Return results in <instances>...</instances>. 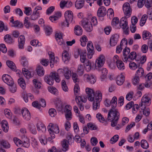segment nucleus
Returning <instances> with one entry per match:
<instances>
[{
	"label": "nucleus",
	"instance_id": "nucleus-1",
	"mask_svg": "<svg viewBox=\"0 0 152 152\" xmlns=\"http://www.w3.org/2000/svg\"><path fill=\"white\" fill-rule=\"evenodd\" d=\"M88 99L91 101L94 102L93 103V108L94 110H96L99 107V103L102 100V94L99 91H97L95 94L94 91L89 88H86V89Z\"/></svg>",
	"mask_w": 152,
	"mask_h": 152
},
{
	"label": "nucleus",
	"instance_id": "nucleus-2",
	"mask_svg": "<svg viewBox=\"0 0 152 152\" xmlns=\"http://www.w3.org/2000/svg\"><path fill=\"white\" fill-rule=\"evenodd\" d=\"M120 118V113L117 110L111 109L107 115V120L111 122V125L114 127L117 125Z\"/></svg>",
	"mask_w": 152,
	"mask_h": 152
},
{
	"label": "nucleus",
	"instance_id": "nucleus-3",
	"mask_svg": "<svg viewBox=\"0 0 152 152\" xmlns=\"http://www.w3.org/2000/svg\"><path fill=\"white\" fill-rule=\"evenodd\" d=\"M103 57L102 55H100L98 59L96 61V69L99 71H101L102 75L101 76V79L102 81H103L106 78L108 72L106 68H102L101 67L103 66L104 62L103 59L102 58Z\"/></svg>",
	"mask_w": 152,
	"mask_h": 152
},
{
	"label": "nucleus",
	"instance_id": "nucleus-4",
	"mask_svg": "<svg viewBox=\"0 0 152 152\" xmlns=\"http://www.w3.org/2000/svg\"><path fill=\"white\" fill-rule=\"evenodd\" d=\"M130 52V49L128 47H126L123 51V56L122 57V58L123 61L125 62H127L128 58L133 60L134 59L136 60V58L137 56L136 53L135 52H132L128 56V55Z\"/></svg>",
	"mask_w": 152,
	"mask_h": 152
},
{
	"label": "nucleus",
	"instance_id": "nucleus-5",
	"mask_svg": "<svg viewBox=\"0 0 152 152\" xmlns=\"http://www.w3.org/2000/svg\"><path fill=\"white\" fill-rule=\"evenodd\" d=\"M64 17L66 24V25L65 23L63 22L62 23V25L68 27L69 23H74V21H73V12L71 11L67 10L64 13Z\"/></svg>",
	"mask_w": 152,
	"mask_h": 152
},
{
	"label": "nucleus",
	"instance_id": "nucleus-6",
	"mask_svg": "<svg viewBox=\"0 0 152 152\" xmlns=\"http://www.w3.org/2000/svg\"><path fill=\"white\" fill-rule=\"evenodd\" d=\"M82 24L85 30L88 32H90L93 30V26L91 23L89 18H84L82 21Z\"/></svg>",
	"mask_w": 152,
	"mask_h": 152
},
{
	"label": "nucleus",
	"instance_id": "nucleus-7",
	"mask_svg": "<svg viewBox=\"0 0 152 152\" xmlns=\"http://www.w3.org/2000/svg\"><path fill=\"white\" fill-rule=\"evenodd\" d=\"M123 10L126 18L129 17L131 14L132 10L129 3H125L123 5Z\"/></svg>",
	"mask_w": 152,
	"mask_h": 152
},
{
	"label": "nucleus",
	"instance_id": "nucleus-8",
	"mask_svg": "<svg viewBox=\"0 0 152 152\" xmlns=\"http://www.w3.org/2000/svg\"><path fill=\"white\" fill-rule=\"evenodd\" d=\"M141 102L139 104L140 107H142L144 105L143 108H145L146 107V105L150 104L151 103V100L150 98L146 95H144L141 99Z\"/></svg>",
	"mask_w": 152,
	"mask_h": 152
},
{
	"label": "nucleus",
	"instance_id": "nucleus-9",
	"mask_svg": "<svg viewBox=\"0 0 152 152\" xmlns=\"http://www.w3.org/2000/svg\"><path fill=\"white\" fill-rule=\"evenodd\" d=\"M3 81L9 86L12 85L14 84V82L12 78L7 74H4L2 77Z\"/></svg>",
	"mask_w": 152,
	"mask_h": 152
},
{
	"label": "nucleus",
	"instance_id": "nucleus-10",
	"mask_svg": "<svg viewBox=\"0 0 152 152\" xmlns=\"http://www.w3.org/2000/svg\"><path fill=\"white\" fill-rule=\"evenodd\" d=\"M83 77L85 80H86L88 82H90L92 84H94L96 82V78L93 75L85 74Z\"/></svg>",
	"mask_w": 152,
	"mask_h": 152
},
{
	"label": "nucleus",
	"instance_id": "nucleus-11",
	"mask_svg": "<svg viewBox=\"0 0 152 152\" xmlns=\"http://www.w3.org/2000/svg\"><path fill=\"white\" fill-rule=\"evenodd\" d=\"M50 64L51 68L54 66V64H57L59 61L58 58L57 57H54V55L49 54Z\"/></svg>",
	"mask_w": 152,
	"mask_h": 152
},
{
	"label": "nucleus",
	"instance_id": "nucleus-12",
	"mask_svg": "<svg viewBox=\"0 0 152 152\" xmlns=\"http://www.w3.org/2000/svg\"><path fill=\"white\" fill-rule=\"evenodd\" d=\"M83 96H76L75 100L76 103L79 106V108L81 111H83L84 109V107L82 103L80 102V101H81L82 102H86V100H83L82 99Z\"/></svg>",
	"mask_w": 152,
	"mask_h": 152
},
{
	"label": "nucleus",
	"instance_id": "nucleus-13",
	"mask_svg": "<svg viewBox=\"0 0 152 152\" xmlns=\"http://www.w3.org/2000/svg\"><path fill=\"white\" fill-rule=\"evenodd\" d=\"M119 35L117 34H114L111 37L110 40V45L111 46H115L117 43L118 40Z\"/></svg>",
	"mask_w": 152,
	"mask_h": 152
},
{
	"label": "nucleus",
	"instance_id": "nucleus-14",
	"mask_svg": "<svg viewBox=\"0 0 152 152\" xmlns=\"http://www.w3.org/2000/svg\"><path fill=\"white\" fill-rule=\"evenodd\" d=\"M106 8L103 6H102L98 9L97 12V15L99 18L103 17L106 15Z\"/></svg>",
	"mask_w": 152,
	"mask_h": 152
},
{
	"label": "nucleus",
	"instance_id": "nucleus-15",
	"mask_svg": "<svg viewBox=\"0 0 152 152\" xmlns=\"http://www.w3.org/2000/svg\"><path fill=\"white\" fill-rule=\"evenodd\" d=\"M21 113L23 118L27 121H28L31 118V115L29 111L26 108L22 109Z\"/></svg>",
	"mask_w": 152,
	"mask_h": 152
},
{
	"label": "nucleus",
	"instance_id": "nucleus-16",
	"mask_svg": "<svg viewBox=\"0 0 152 152\" xmlns=\"http://www.w3.org/2000/svg\"><path fill=\"white\" fill-rule=\"evenodd\" d=\"M55 38L58 42V44L59 45H66L65 43L64 42L61 33H56L55 35Z\"/></svg>",
	"mask_w": 152,
	"mask_h": 152
},
{
	"label": "nucleus",
	"instance_id": "nucleus-17",
	"mask_svg": "<svg viewBox=\"0 0 152 152\" xmlns=\"http://www.w3.org/2000/svg\"><path fill=\"white\" fill-rule=\"evenodd\" d=\"M25 38L23 35H21L18 37V46L20 49L23 48V46L25 43Z\"/></svg>",
	"mask_w": 152,
	"mask_h": 152
},
{
	"label": "nucleus",
	"instance_id": "nucleus-18",
	"mask_svg": "<svg viewBox=\"0 0 152 152\" xmlns=\"http://www.w3.org/2000/svg\"><path fill=\"white\" fill-rule=\"evenodd\" d=\"M79 53H81L80 55V60L82 63H84L86 62V51L84 50H78Z\"/></svg>",
	"mask_w": 152,
	"mask_h": 152
},
{
	"label": "nucleus",
	"instance_id": "nucleus-19",
	"mask_svg": "<svg viewBox=\"0 0 152 152\" xmlns=\"http://www.w3.org/2000/svg\"><path fill=\"white\" fill-rule=\"evenodd\" d=\"M14 141L15 143L18 146H20L21 145L27 148L28 146H29V144L28 143H26L25 142L24 143H23L22 141L17 138H14Z\"/></svg>",
	"mask_w": 152,
	"mask_h": 152
},
{
	"label": "nucleus",
	"instance_id": "nucleus-20",
	"mask_svg": "<svg viewBox=\"0 0 152 152\" xmlns=\"http://www.w3.org/2000/svg\"><path fill=\"white\" fill-rule=\"evenodd\" d=\"M126 17L122 18L120 22V26L122 28H125L128 27V22L126 20Z\"/></svg>",
	"mask_w": 152,
	"mask_h": 152
},
{
	"label": "nucleus",
	"instance_id": "nucleus-21",
	"mask_svg": "<svg viewBox=\"0 0 152 152\" xmlns=\"http://www.w3.org/2000/svg\"><path fill=\"white\" fill-rule=\"evenodd\" d=\"M67 140L64 139L61 142V145L62 147V150L65 152L69 149V145Z\"/></svg>",
	"mask_w": 152,
	"mask_h": 152
},
{
	"label": "nucleus",
	"instance_id": "nucleus-22",
	"mask_svg": "<svg viewBox=\"0 0 152 152\" xmlns=\"http://www.w3.org/2000/svg\"><path fill=\"white\" fill-rule=\"evenodd\" d=\"M84 0H76L75 2V7L78 9H80L84 6Z\"/></svg>",
	"mask_w": 152,
	"mask_h": 152
},
{
	"label": "nucleus",
	"instance_id": "nucleus-23",
	"mask_svg": "<svg viewBox=\"0 0 152 152\" xmlns=\"http://www.w3.org/2000/svg\"><path fill=\"white\" fill-rule=\"evenodd\" d=\"M45 81L50 85H52L54 83L53 78L50 75V73L49 75L45 76L44 78Z\"/></svg>",
	"mask_w": 152,
	"mask_h": 152
},
{
	"label": "nucleus",
	"instance_id": "nucleus-24",
	"mask_svg": "<svg viewBox=\"0 0 152 152\" xmlns=\"http://www.w3.org/2000/svg\"><path fill=\"white\" fill-rule=\"evenodd\" d=\"M74 33L77 36L81 35L83 33L82 28L79 25L76 26L74 28Z\"/></svg>",
	"mask_w": 152,
	"mask_h": 152
},
{
	"label": "nucleus",
	"instance_id": "nucleus-25",
	"mask_svg": "<svg viewBox=\"0 0 152 152\" xmlns=\"http://www.w3.org/2000/svg\"><path fill=\"white\" fill-rule=\"evenodd\" d=\"M36 70L37 74L39 76H42L44 75L45 70L42 66L38 65L37 67Z\"/></svg>",
	"mask_w": 152,
	"mask_h": 152
},
{
	"label": "nucleus",
	"instance_id": "nucleus-26",
	"mask_svg": "<svg viewBox=\"0 0 152 152\" xmlns=\"http://www.w3.org/2000/svg\"><path fill=\"white\" fill-rule=\"evenodd\" d=\"M151 36V33L145 30L142 32V37L144 40L150 39Z\"/></svg>",
	"mask_w": 152,
	"mask_h": 152
},
{
	"label": "nucleus",
	"instance_id": "nucleus-27",
	"mask_svg": "<svg viewBox=\"0 0 152 152\" xmlns=\"http://www.w3.org/2000/svg\"><path fill=\"white\" fill-rule=\"evenodd\" d=\"M124 77L121 75L118 76L116 79V82L118 85H122L124 81Z\"/></svg>",
	"mask_w": 152,
	"mask_h": 152
},
{
	"label": "nucleus",
	"instance_id": "nucleus-28",
	"mask_svg": "<svg viewBox=\"0 0 152 152\" xmlns=\"http://www.w3.org/2000/svg\"><path fill=\"white\" fill-rule=\"evenodd\" d=\"M50 75L57 83H59L61 81L60 76L58 73L56 72H51Z\"/></svg>",
	"mask_w": 152,
	"mask_h": 152
},
{
	"label": "nucleus",
	"instance_id": "nucleus-29",
	"mask_svg": "<svg viewBox=\"0 0 152 152\" xmlns=\"http://www.w3.org/2000/svg\"><path fill=\"white\" fill-rule=\"evenodd\" d=\"M43 27L45 33L47 35L49 36L52 34L53 30L51 27L48 26H45V25H44Z\"/></svg>",
	"mask_w": 152,
	"mask_h": 152
},
{
	"label": "nucleus",
	"instance_id": "nucleus-30",
	"mask_svg": "<svg viewBox=\"0 0 152 152\" xmlns=\"http://www.w3.org/2000/svg\"><path fill=\"white\" fill-rule=\"evenodd\" d=\"M22 72L24 76L27 79H29L33 77V76L31 74V72L25 68L22 69Z\"/></svg>",
	"mask_w": 152,
	"mask_h": 152
},
{
	"label": "nucleus",
	"instance_id": "nucleus-31",
	"mask_svg": "<svg viewBox=\"0 0 152 152\" xmlns=\"http://www.w3.org/2000/svg\"><path fill=\"white\" fill-rule=\"evenodd\" d=\"M4 41L7 43L11 44L14 42V41L11 36L9 34H7L5 35L4 37Z\"/></svg>",
	"mask_w": 152,
	"mask_h": 152
},
{
	"label": "nucleus",
	"instance_id": "nucleus-32",
	"mask_svg": "<svg viewBox=\"0 0 152 152\" xmlns=\"http://www.w3.org/2000/svg\"><path fill=\"white\" fill-rule=\"evenodd\" d=\"M6 64L7 66L12 70L14 71L16 70V66L12 61H7L6 62Z\"/></svg>",
	"mask_w": 152,
	"mask_h": 152
},
{
	"label": "nucleus",
	"instance_id": "nucleus-33",
	"mask_svg": "<svg viewBox=\"0 0 152 152\" xmlns=\"http://www.w3.org/2000/svg\"><path fill=\"white\" fill-rule=\"evenodd\" d=\"M1 126L3 131L6 132H8L9 127L7 122L5 120H3L1 122Z\"/></svg>",
	"mask_w": 152,
	"mask_h": 152
},
{
	"label": "nucleus",
	"instance_id": "nucleus-34",
	"mask_svg": "<svg viewBox=\"0 0 152 152\" xmlns=\"http://www.w3.org/2000/svg\"><path fill=\"white\" fill-rule=\"evenodd\" d=\"M84 65L85 69L87 72H88L91 70V64L90 61L86 59Z\"/></svg>",
	"mask_w": 152,
	"mask_h": 152
},
{
	"label": "nucleus",
	"instance_id": "nucleus-35",
	"mask_svg": "<svg viewBox=\"0 0 152 152\" xmlns=\"http://www.w3.org/2000/svg\"><path fill=\"white\" fill-rule=\"evenodd\" d=\"M144 71L143 69L141 67L139 68L135 74L136 75L139 77H145V75L144 74Z\"/></svg>",
	"mask_w": 152,
	"mask_h": 152
},
{
	"label": "nucleus",
	"instance_id": "nucleus-36",
	"mask_svg": "<svg viewBox=\"0 0 152 152\" xmlns=\"http://www.w3.org/2000/svg\"><path fill=\"white\" fill-rule=\"evenodd\" d=\"M116 65L118 68L121 70H123L125 69L124 63L121 61H118L116 62Z\"/></svg>",
	"mask_w": 152,
	"mask_h": 152
},
{
	"label": "nucleus",
	"instance_id": "nucleus-37",
	"mask_svg": "<svg viewBox=\"0 0 152 152\" xmlns=\"http://www.w3.org/2000/svg\"><path fill=\"white\" fill-rule=\"evenodd\" d=\"M18 83L19 86L23 89H24L26 88V84L25 80L22 78H19L18 81Z\"/></svg>",
	"mask_w": 152,
	"mask_h": 152
},
{
	"label": "nucleus",
	"instance_id": "nucleus-38",
	"mask_svg": "<svg viewBox=\"0 0 152 152\" xmlns=\"http://www.w3.org/2000/svg\"><path fill=\"white\" fill-rule=\"evenodd\" d=\"M62 58L63 60L65 62L67 61H68L70 58L69 57V54L68 52L65 50L64 51V52L62 54Z\"/></svg>",
	"mask_w": 152,
	"mask_h": 152
},
{
	"label": "nucleus",
	"instance_id": "nucleus-39",
	"mask_svg": "<svg viewBox=\"0 0 152 152\" xmlns=\"http://www.w3.org/2000/svg\"><path fill=\"white\" fill-rule=\"evenodd\" d=\"M65 72L64 75L66 78L67 80L70 79L71 76V72L67 68H65Z\"/></svg>",
	"mask_w": 152,
	"mask_h": 152
},
{
	"label": "nucleus",
	"instance_id": "nucleus-40",
	"mask_svg": "<svg viewBox=\"0 0 152 152\" xmlns=\"http://www.w3.org/2000/svg\"><path fill=\"white\" fill-rule=\"evenodd\" d=\"M1 146L6 149L9 148L10 147V145L9 143L5 140H2L1 142Z\"/></svg>",
	"mask_w": 152,
	"mask_h": 152
},
{
	"label": "nucleus",
	"instance_id": "nucleus-41",
	"mask_svg": "<svg viewBox=\"0 0 152 152\" xmlns=\"http://www.w3.org/2000/svg\"><path fill=\"white\" fill-rule=\"evenodd\" d=\"M37 129L38 131H42L43 132L46 130V127L44 125L40 123H37Z\"/></svg>",
	"mask_w": 152,
	"mask_h": 152
},
{
	"label": "nucleus",
	"instance_id": "nucleus-42",
	"mask_svg": "<svg viewBox=\"0 0 152 152\" xmlns=\"http://www.w3.org/2000/svg\"><path fill=\"white\" fill-rule=\"evenodd\" d=\"M141 146L143 149H146L149 147V145L147 141L145 140H142L141 141Z\"/></svg>",
	"mask_w": 152,
	"mask_h": 152
},
{
	"label": "nucleus",
	"instance_id": "nucleus-43",
	"mask_svg": "<svg viewBox=\"0 0 152 152\" xmlns=\"http://www.w3.org/2000/svg\"><path fill=\"white\" fill-rule=\"evenodd\" d=\"M48 90L50 92L54 95H57L58 94L57 90L53 86H49L48 87Z\"/></svg>",
	"mask_w": 152,
	"mask_h": 152
},
{
	"label": "nucleus",
	"instance_id": "nucleus-44",
	"mask_svg": "<svg viewBox=\"0 0 152 152\" xmlns=\"http://www.w3.org/2000/svg\"><path fill=\"white\" fill-rule=\"evenodd\" d=\"M29 130L32 134H35L37 133V131L35 126L33 124L29 125Z\"/></svg>",
	"mask_w": 152,
	"mask_h": 152
},
{
	"label": "nucleus",
	"instance_id": "nucleus-45",
	"mask_svg": "<svg viewBox=\"0 0 152 152\" xmlns=\"http://www.w3.org/2000/svg\"><path fill=\"white\" fill-rule=\"evenodd\" d=\"M88 127L89 129L92 130H96L97 129L98 127L95 124L92 123H88L87 124Z\"/></svg>",
	"mask_w": 152,
	"mask_h": 152
},
{
	"label": "nucleus",
	"instance_id": "nucleus-46",
	"mask_svg": "<svg viewBox=\"0 0 152 152\" xmlns=\"http://www.w3.org/2000/svg\"><path fill=\"white\" fill-rule=\"evenodd\" d=\"M117 99L116 96H114L112 98L111 102L112 108L111 109H115L117 106Z\"/></svg>",
	"mask_w": 152,
	"mask_h": 152
},
{
	"label": "nucleus",
	"instance_id": "nucleus-47",
	"mask_svg": "<svg viewBox=\"0 0 152 152\" xmlns=\"http://www.w3.org/2000/svg\"><path fill=\"white\" fill-rule=\"evenodd\" d=\"M87 40V38L86 36L85 35L83 36L80 39L81 45L83 47L85 46Z\"/></svg>",
	"mask_w": 152,
	"mask_h": 152
},
{
	"label": "nucleus",
	"instance_id": "nucleus-48",
	"mask_svg": "<svg viewBox=\"0 0 152 152\" xmlns=\"http://www.w3.org/2000/svg\"><path fill=\"white\" fill-rule=\"evenodd\" d=\"M77 72L78 74L82 76L84 73V69L83 65L82 64H80L78 65L77 69Z\"/></svg>",
	"mask_w": 152,
	"mask_h": 152
},
{
	"label": "nucleus",
	"instance_id": "nucleus-49",
	"mask_svg": "<svg viewBox=\"0 0 152 152\" xmlns=\"http://www.w3.org/2000/svg\"><path fill=\"white\" fill-rule=\"evenodd\" d=\"M148 18L146 15H144L142 17L140 22V25L141 26H143L145 23L146 20Z\"/></svg>",
	"mask_w": 152,
	"mask_h": 152
},
{
	"label": "nucleus",
	"instance_id": "nucleus-50",
	"mask_svg": "<svg viewBox=\"0 0 152 152\" xmlns=\"http://www.w3.org/2000/svg\"><path fill=\"white\" fill-rule=\"evenodd\" d=\"M13 25L12 26L17 27L18 28H21L23 26L22 23L20 22L19 21L17 20L14 21L13 23Z\"/></svg>",
	"mask_w": 152,
	"mask_h": 152
},
{
	"label": "nucleus",
	"instance_id": "nucleus-51",
	"mask_svg": "<svg viewBox=\"0 0 152 152\" xmlns=\"http://www.w3.org/2000/svg\"><path fill=\"white\" fill-rule=\"evenodd\" d=\"M62 88L63 90L65 92L68 91V88L66 85V82L64 80H62L61 82Z\"/></svg>",
	"mask_w": 152,
	"mask_h": 152
},
{
	"label": "nucleus",
	"instance_id": "nucleus-52",
	"mask_svg": "<svg viewBox=\"0 0 152 152\" xmlns=\"http://www.w3.org/2000/svg\"><path fill=\"white\" fill-rule=\"evenodd\" d=\"M21 59V63L22 65L24 67H28V62L26 58L24 57H22Z\"/></svg>",
	"mask_w": 152,
	"mask_h": 152
},
{
	"label": "nucleus",
	"instance_id": "nucleus-53",
	"mask_svg": "<svg viewBox=\"0 0 152 152\" xmlns=\"http://www.w3.org/2000/svg\"><path fill=\"white\" fill-rule=\"evenodd\" d=\"M4 113L6 117L11 118H12V113L10 110L8 109H5L4 110Z\"/></svg>",
	"mask_w": 152,
	"mask_h": 152
},
{
	"label": "nucleus",
	"instance_id": "nucleus-54",
	"mask_svg": "<svg viewBox=\"0 0 152 152\" xmlns=\"http://www.w3.org/2000/svg\"><path fill=\"white\" fill-rule=\"evenodd\" d=\"M119 136L118 135H115L110 140V143L113 144L116 142L118 140Z\"/></svg>",
	"mask_w": 152,
	"mask_h": 152
},
{
	"label": "nucleus",
	"instance_id": "nucleus-55",
	"mask_svg": "<svg viewBox=\"0 0 152 152\" xmlns=\"http://www.w3.org/2000/svg\"><path fill=\"white\" fill-rule=\"evenodd\" d=\"M72 77L74 83H78L79 81V79L78 78V76L75 73H72Z\"/></svg>",
	"mask_w": 152,
	"mask_h": 152
},
{
	"label": "nucleus",
	"instance_id": "nucleus-56",
	"mask_svg": "<svg viewBox=\"0 0 152 152\" xmlns=\"http://www.w3.org/2000/svg\"><path fill=\"white\" fill-rule=\"evenodd\" d=\"M0 51L4 53H6L7 49L4 44H1L0 45Z\"/></svg>",
	"mask_w": 152,
	"mask_h": 152
},
{
	"label": "nucleus",
	"instance_id": "nucleus-57",
	"mask_svg": "<svg viewBox=\"0 0 152 152\" xmlns=\"http://www.w3.org/2000/svg\"><path fill=\"white\" fill-rule=\"evenodd\" d=\"M31 44L33 46H37L38 45V46L41 45V43H39V41L37 40L33 39L30 42Z\"/></svg>",
	"mask_w": 152,
	"mask_h": 152
},
{
	"label": "nucleus",
	"instance_id": "nucleus-58",
	"mask_svg": "<svg viewBox=\"0 0 152 152\" xmlns=\"http://www.w3.org/2000/svg\"><path fill=\"white\" fill-rule=\"evenodd\" d=\"M33 81L35 87L37 89L40 88L41 87L40 85L41 83L39 82H38L37 80L36 79H34L33 80Z\"/></svg>",
	"mask_w": 152,
	"mask_h": 152
},
{
	"label": "nucleus",
	"instance_id": "nucleus-59",
	"mask_svg": "<svg viewBox=\"0 0 152 152\" xmlns=\"http://www.w3.org/2000/svg\"><path fill=\"white\" fill-rule=\"evenodd\" d=\"M96 117L100 122L103 123L104 122V118L101 113H97L96 115Z\"/></svg>",
	"mask_w": 152,
	"mask_h": 152
},
{
	"label": "nucleus",
	"instance_id": "nucleus-60",
	"mask_svg": "<svg viewBox=\"0 0 152 152\" xmlns=\"http://www.w3.org/2000/svg\"><path fill=\"white\" fill-rule=\"evenodd\" d=\"M129 66L130 69L133 70L136 69L138 67L136 64L133 62H130L129 64Z\"/></svg>",
	"mask_w": 152,
	"mask_h": 152
},
{
	"label": "nucleus",
	"instance_id": "nucleus-61",
	"mask_svg": "<svg viewBox=\"0 0 152 152\" xmlns=\"http://www.w3.org/2000/svg\"><path fill=\"white\" fill-rule=\"evenodd\" d=\"M140 77L137 75H135L132 80V83L134 85H136L138 84L140 81Z\"/></svg>",
	"mask_w": 152,
	"mask_h": 152
},
{
	"label": "nucleus",
	"instance_id": "nucleus-62",
	"mask_svg": "<svg viewBox=\"0 0 152 152\" xmlns=\"http://www.w3.org/2000/svg\"><path fill=\"white\" fill-rule=\"evenodd\" d=\"M9 89L10 92L12 93H15L17 90L16 86L14 83L12 85L9 86Z\"/></svg>",
	"mask_w": 152,
	"mask_h": 152
},
{
	"label": "nucleus",
	"instance_id": "nucleus-63",
	"mask_svg": "<svg viewBox=\"0 0 152 152\" xmlns=\"http://www.w3.org/2000/svg\"><path fill=\"white\" fill-rule=\"evenodd\" d=\"M91 142L93 146H95L98 143L97 139L95 137H92L91 139Z\"/></svg>",
	"mask_w": 152,
	"mask_h": 152
},
{
	"label": "nucleus",
	"instance_id": "nucleus-64",
	"mask_svg": "<svg viewBox=\"0 0 152 152\" xmlns=\"http://www.w3.org/2000/svg\"><path fill=\"white\" fill-rule=\"evenodd\" d=\"M56 110L53 108H51L49 110V113L51 117H54L56 114Z\"/></svg>",
	"mask_w": 152,
	"mask_h": 152
}]
</instances>
